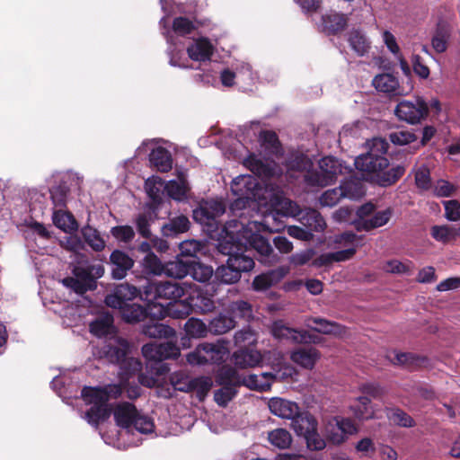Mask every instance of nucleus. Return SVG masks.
Returning a JSON list of instances; mask_svg holds the SVG:
<instances>
[{
	"label": "nucleus",
	"instance_id": "nucleus-1",
	"mask_svg": "<svg viewBox=\"0 0 460 460\" xmlns=\"http://www.w3.org/2000/svg\"><path fill=\"white\" fill-rule=\"evenodd\" d=\"M250 250H254L257 260L265 265H274L280 260L268 238L242 225L235 236L226 232V238L218 244V251L228 258L226 264L215 270V280L220 284H235L241 279L242 273L252 270L254 260L246 254Z\"/></svg>",
	"mask_w": 460,
	"mask_h": 460
},
{
	"label": "nucleus",
	"instance_id": "nucleus-2",
	"mask_svg": "<svg viewBox=\"0 0 460 460\" xmlns=\"http://www.w3.org/2000/svg\"><path fill=\"white\" fill-rule=\"evenodd\" d=\"M389 144L383 138H374L370 150L355 160L356 168L371 174L381 187L395 184L405 173L408 164L402 163L390 167L383 155L388 151Z\"/></svg>",
	"mask_w": 460,
	"mask_h": 460
},
{
	"label": "nucleus",
	"instance_id": "nucleus-3",
	"mask_svg": "<svg viewBox=\"0 0 460 460\" xmlns=\"http://www.w3.org/2000/svg\"><path fill=\"white\" fill-rule=\"evenodd\" d=\"M138 296L145 300L143 292L135 286L121 283L115 287L112 293L105 296L104 302L107 306L118 309L125 323L135 324L145 321L149 314L146 307L132 302Z\"/></svg>",
	"mask_w": 460,
	"mask_h": 460
},
{
	"label": "nucleus",
	"instance_id": "nucleus-4",
	"mask_svg": "<svg viewBox=\"0 0 460 460\" xmlns=\"http://www.w3.org/2000/svg\"><path fill=\"white\" fill-rule=\"evenodd\" d=\"M122 386L110 384L103 386H84L81 397L85 404L92 405L85 411V419L91 425L97 427L101 421L107 420L111 414L108 404L111 399H118L122 394Z\"/></svg>",
	"mask_w": 460,
	"mask_h": 460
},
{
	"label": "nucleus",
	"instance_id": "nucleus-5",
	"mask_svg": "<svg viewBox=\"0 0 460 460\" xmlns=\"http://www.w3.org/2000/svg\"><path fill=\"white\" fill-rule=\"evenodd\" d=\"M188 290L189 287L185 283L177 280H166L152 282L145 286L143 295L145 300L149 303H155L160 299L172 302L185 296Z\"/></svg>",
	"mask_w": 460,
	"mask_h": 460
},
{
	"label": "nucleus",
	"instance_id": "nucleus-6",
	"mask_svg": "<svg viewBox=\"0 0 460 460\" xmlns=\"http://www.w3.org/2000/svg\"><path fill=\"white\" fill-rule=\"evenodd\" d=\"M226 207L223 202L215 199L201 200L193 210V219L207 226L209 233L218 229V218L225 213Z\"/></svg>",
	"mask_w": 460,
	"mask_h": 460
},
{
	"label": "nucleus",
	"instance_id": "nucleus-7",
	"mask_svg": "<svg viewBox=\"0 0 460 460\" xmlns=\"http://www.w3.org/2000/svg\"><path fill=\"white\" fill-rule=\"evenodd\" d=\"M226 347L217 343L203 342L186 356L187 362L192 366L221 364L225 360Z\"/></svg>",
	"mask_w": 460,
	"mask_h": 460
},
{
	"label": "nucleus",
	"instance_id": "nucleus-8",
	"mask_svg": "<svg viewBox=\"0 0 460 460\" xmlns=\"http://www.w3.org/2000/svg\"><path fill=\"white\" fill-rule=\"evenodd\" d=\"M284 216H297L300 223L311 233L323 232L326 227V223L319 211L314 208L299 209L298 206L287 199L281 208Z\"/></svg>",
	"mask_w": 460,
	"mask_h": 460
},
{
	"label": "nucleus",
	"instance_id": "nucleus-9",
	"mask_svg": "<svg viewBox=\"0 0 460 460\" xmlns=\"http://www.w3.org/2000/svg\"><path fill=\"white\" fill-rule=\"evenodd\" d=\"M394 114L400 120L414 125L428 117L429 105L420 97L416 98L414 102L403 100L396 105Z\"/></svg>",
	"mask_w": 460,
	"mask_h": 460
},
{
	"label": "nucleus",
	"instance_id": "nucleus-10",
	"mask_svg": "<svg viewBox=\"0 0 460 460\" xmlns=\"http://www.w3.org/2000/svg\"><path fill=\"white\" fill-rule=\"evenodd\" d=\"M324 432L326 440L333 445H341L349 435L356 434L358 428L352 420L336 416L326 423Z\"/></svg>",
	"mask_w": 460,
	"mask_h": 460
},
{
	"label": "nucleus",
	"instance_id": "nucleus-11",
	"mask_svg": "<svg viewBox=\"0 0 460 460\" xmlns=\"http://www.w3.org/2000/svg\"><path fill=\"white\" fill-rule=\"evenodd\" d=\"M73 277H66L62 284L78 295H84L87 291H93L97 288V281L92 278L87 266H75L72 270Z\"/></svg>",
	"mask_w": 460,
	"mask_h": 460
},
{
	"label": "nucleus",
	"instance_id": "nucleus-12",
	"mask_svg": "<svg viewBox=\"0 0 460 460\" xmlns=\"http://www.w3.org/2000/svg\"><path fill=\"white\" fill-rule=\"evenodd\" d=\"M257 181L251 175H240L233 180L231 190L238 198L234 206L237 208H245L249 202L255 199Z\"/></svg>",
	"mask_w": 460,
	"mask_h": 460
},
{
	"label": "nucleus",
	"instance_id": "nucleus-13",
	"mask_svg": "<svg viewBox=\"0 0 460 460\" xmlns=\"http://www.w3.org/2000/svg\"><path fill=\"white\" fill-rule=\"evenodd\" d=\"M108 264L111 266V276L113 279L120 280L128 275L134 267L135 261L124 251L115 249L111 252Z\"/></svg>",
	"mask_w": 460,
	"mask_h": 460
},
{
	"label": "nucleus",
	"instance_id": "nucleus-14",
	"mask_svg": "<svg viewBox=\"0 0 460 460\" xmlns=\"http://www.w3.org/2000/svg\"><path fill=\"white\" fill-rule=\"evenodd\" d=\"M393 216V209L387 208L384 210L374 212L368 219L366 220H352L350 223L354 226L355 229L358 232H369L373 229L381 227L386 225Z\"/></svg>",
	"mask_w": 460,
	"mask_h": 460
},
{
	"label": "nucleus",
	"instance_id": "nucleus-15",
	"mask_svg": "<svg viewBox=\"0 0 460 460\" xmlns=\"http://www.w3.org/2000/svg\"><path fill=\"white\" fill-rule=\"evenodd\" d=\"M130 346L127 340L119 338L103 348V353L111 363L120 365L128 357Z\"/></svg>",
	"mask_w": 460,
	"mask_h": 460
},
{
	"label": "nucleus",
	"instance_id": "nucleus-16",
	"mask_svg": "<svg viewBox=\"0 0 460 460\" xmlns=\"http://www.w3.org/2000/svg\"><path fill=\"white\" fill-rule=\"evenodd\" d=\"M214 46L208 38L200 37L187 48L189 58L194 61H208L214 54Z\"/></svg>",
	"mask_w": 460,
	"mask_h": 460
},
{
	"label": "nucleus",
	"instance_id": "nucleus-17",
	"mask_svg": "<svg viewBox=\"0 0 460 460\" xmlns=\"http://www.w3.org/2000/svg\"><path fill=\"white\" fill-rule=\"evenodd\" d=\"M137 407L128 402H119L116 405L113 415L117 426L122 429L131 428L136 417H137Z\"/></svg>",
	"mask_w": 460,
	"mask_h": 460
},
{
	"label": "nucleus",
	"instance_id": "nucleus-18",
	"mask_svg": "<svg viewBox=\"0 0 460 460\" xmlns=\"http://www.w3.org/2000/svg\"><path fill=\"white\" fill-rule=\"evenodd\" d=\"M269 408L272 414L282 419H290L291 420L300 411L297 403L282 398L270 399Z\"/></svg>",
	"mask_w": 460,
	"mask_h": 460
},
{
	"label": "nucleus",
	"instance_id": "nucleus-19",
	"mask_svg": "<svg viewBox=\"0 0 460 460\" xmlns=\"http://www.w3.org/2000/svg\"><path fill=\"white\" fill-rule=\"evenodd\" d=\"M347 14L332 12L322 16L323 31L328 35H337L348 26Z\"/></svg>",
	"mask_w": 460,
	"mask_h": 460
},
{
	"label": "nucleus",
	"instance_id": "nucleus-20",
	"mask_svg": "<svg viewBox=\"0 0 460 460\" xmlns=\"http://www.w3.org/2000/svg\"><path fill=\"white\" fill-rule=\"evenodd\" d=\"M235 366L241 368L254 367L262 360V356L254 347L238 349L233 354Z\"/></svg>",
	"mask_w": 460,
	"mask_h": 460
},
{
	"label": "nucleus",
	"instance_id": "nucleus-21",
	"mask_svg": "<svg viewBox=\"0 0 460 460\" xmlns=\"http://www.w3.org/2000/svg\"><path fill=\"white\" fill-rule=\"evenodd\" d=\"M320 352L314 347H303L294 350L290 356L292 361L306 369H312L320 358Z\"/></svg>",
	"mask_w": 460,
	"mask_h": 460
},
{
	"label": "nucleus",
	"instance_id": "nucleus-22",
	"mask_svg": "<svg viewBox=\"0 0 460 460\" xmlns=\"http://www.w3.org/2000/svg\"><path fill=\"white\" fill-rule=\"evenodd\" d=\"M226 313L229 314L231 318L234 319L235 323L236 320H243L249 323L254 317L252 304L242 299L232 301L226 306Z\"/></svg>",
	"mask_w": 460,
	"mask_h": 460
},
{
	"label": "nucleus",
	"instance_id": "nucleus-23",
	"mask_svg": "<svg viewBox=\"0 0 460 460\" xmlns=\"http://www.w3.org/2000/svg\"><path fill=\"white\" fill-rule=\"evenodd\" d=\"M165 314L174 319H183L188 317L192 313L191 302L189 296L182 299L178 298L172 302H168L166 305H160Z\"/></svg>",
	"mask_w": 460,
	"mask_h": 460
},
{
	"label": "nucleus",
	"instance_id": "nucleus-24",
	"mask_svg": "<svg viewBox=\"0 0 460 460\" xmlns=\"http://www.w3.org/2000/svg\"><path fill=\"white\" fill-rule=\"evenodd\" d=\"M307 321V326L319 333L341 336L344 332V327L336 322L321 317H311Z\"/></svg>",
	"mask_w": 460,
	"mask_h": 460
},
{
	"label": "nucleus",
	"instance_id": "nucleus-25",
	"mask_svg": "<svg viewBox=\"0 0 460 460\" xmlns=\"http://www.w3.org/2000/svg\"><path fill=\"white\" fill-rule=\"evenodd\" d=\"M149 162L160 172H168L172 168V155L163 146L155 147L151 151Z\"/></svg>",
	"mask_w": 460,
	"mask_h": 460
},
{
	"label": "nucleus",
	"instance_id": "nucleus-26",
	"mask_svg": "<svg viewBox=\"0 0 460 460\" xmlns=\"http://www.w3.org/2000/svg\"><path fill=\"white\" fill-rule=\"evenodd\" d=\"M291 426L299 437L309 433L310 430H314L315 427H318V421L316 418L307 411H301L293 418Z\"/></svg>",
	"mask_w": 460,
	"mask_h": 460
},
{
	"label": "nucleus",
	"instance_id": "nucleus-27",
	"mask_svg": "<svg viewBox=\"0 0 460 460\" xmlns=\"http://www.w3.org/2000/svg\"><path fill=\"white\" fill-rule=\"evenodd\" d=\"M390 361L396 366H401L410 370H416L428 361L427 357L411 352H395L394 358L388 356Z\"/></svg>",
	"mask_w": 460,
	"mask_h": 460
},
{
	"label": "nucleus",
	"instance_id": "nucleus-28",
	"mask_svg": "<svg viewBox=\"0 0 460 460\" xmlns=\"http://www.w3.org/2000/svg\"><path fill=\"white\" fill-rule=\"evenodd\" d=\"M190 222L184 215H180L169 219L167 224L162 226L161 232L164 237H175L190 229Z\"/></svg>",
	"mask_w": 460,
	"mask_h": 460
},
{
	"label": "nucleus",
	"instance_id": "nucleus-29",
	"mask_svg": "<svg viewBox=\"0 0 460 460\" xmlns=\"http://www.w3.org/2000/svg\"><path fill=\"white\" fill-rule=\"evenodd\" d=\"M141 333L148 338L162 339L175 337V330L169 325L161 323L159 322L151 321L148 323L142 325Z\"/></svg>",
	"mask_w": 460,
	"mask_h": 460
},
{
	"label": "nucleus",
	"instance_id": "nucleus-30",
	"mask_svg": "<svg viewBox=\"0 0 460 460\" xmlns=\"http://www.w3.org/2000/svg\"><path fill=\"white\" fill-rule=\"evenodd\" d=\"M112 314L106 313L97 316L89 325L90 332L99 338L112 332L114 326Z\"/></svg>",
	"mask_w": 460,
	"mask_h": 460
},
{
	"label": "nucleus",
	"instance_id": "nucleus-31",
	"mask_svg": "<svg viewBox=\"0 0 460 460\" xmlns=\"http://www.w3.org/2000/svg\"><path fill=\"white\" fill-rule=\"evenodd\" d=\"M157 213L153 208L151 209L146 208L144 212L139 213L135 218L137 233L146 240L152 236L150 226L156 220Z\"/></svg>",
	"mask_w": 460,
	"mask_h": 460
},
{
	"label": "nucleus",
	"instance_id": "nucleus-32",
	"mask_svg": "<svg viewBox=\"0 0 460 460\" xmlns=\"http://www.w3.org/2000/svg\"><path fill=\"white\" fill-rule=\"evenodd\" d=\"M372 84L378 92L396 94L399 88V80L392 74L383 73L374 77Z\"/></svg>",
	"mask_w": 460,
	"mask_h": 460
},
{
	"label": "nucleus",
	"instance_id": "nucleus-33",
	"mask_svg": "<svg viewBox=\"0 0 460 460\" xmlns=\"http://www.w3.org/2000/svg\"><path fill=\"white\" fill-rule=\"evenodd\" d=\"M54 225L66 233L76 231L78 224L73 214L65 208L55 209L52 216Z\"/></svg>",
	"mask_w": 460,
	"mask_h": 460
},
{
	"label": "nucleus",
	"instance_id": "nucleus-34",
	"mask_svg": "<svg viewBox=\"0 0 460 460\" xmlns=\"http://www.w3.org/2000/svg\"><path fill=\"white\" fill-rule=\"evenodd\" d=\"M241 375L230 366L221 367L216 374L215 382L220 386L240 387Z\"/></svg>",
	"mask_w": 460,
	"mask_h": 460
},
{
	"label": "nucleus",
	"instance_id": "nucleus-35",
	"mask_svg": "<svg viewBox=\"0 0 460 460\" xmlns=\"http://www.w3.org/2000/svg\"><path fill=\"white\" fill-rule=\"evenodd\" d=\"M301 331L286 326L281 321L275 322L272 325L271 333L279 340L286 339L298 343V341H306L309 336L305 333L300 334Z\"/></svg>",
	"mask_w": 460,
	"mask_h": 460
},
{
	"label": "nucleus",
	"instance_id": "nucleus-36",
	"mask_svg": "<svg viewBox=\"0 0 460 460\" xmlns=\"http://www.w3.org/2000/svg\"><path fill=\"white\" fill-rule=\"evenodd\" d=\"M81 234L84 243L96 252H102L106 247V242L100 232L93 226L86 225L81 228Z\"/></svg>",
	"mask_w": 460,
	"mask_h": 460
},
{
	"label": "nucleus",
	"instance_id": "nucleus-37",
	"mask_svg": "<svg viewBox=\"0 0 460 460\" xmlns=\"http://www.w3.org/2000/svg\"><path fill=\"white\" fill-rule=\"evenodd\" d=\"M319 169L325 175L330 184L335 182L338 175L342 172L341 162L333 156L323 157L319 161Z\"/></svg>",
	"mask_w": 460,
	"mask_h": 460
},
{
	"label": "nucleus",
	"instance_id": "nucleus-38",
	"mask_svg": "<svg viewBox=\"0 0 460 460\" xmlns=\"http://www.w3.org/2000/svg\"><path fill=\"white\" fill-rule=\"evenodd\" d=\"M234 327V319L231 318L230 315L226 313V311L214 317L208 323L209 332L217 335L226 333Z\"/></svg>",
	"mask_w": 460,
	"mask_h": 460
},
{
	"label": "nucleus",
	"instance_id": "nucleus-39",
	"mask_svg": "<svg viewBox=\"0 0 460 460\" xmlns=\"http://www.w3.org/2000/svg\"><path fill=\"white\" fill-rule=\"evenodd\" d=\"M348 40L358 56L362 57L369 51L370 42L360 30L353 29L350 31Z\"/></svg>",
	"mask_w": 460,
	"mask_h": 460
},
{
	"label": "nucleus",
	"instance_id": "nucleus-40",
	"mask_svg": "<svg viewBox=\"0 0 460 460\" xmlns=\"http://www.w3.org/2000/svg\"><path fill=\"white\" fill-rule=\"evenodd\" d=\"M50 199L54 208H66L67 205L70 188L66 182H59L49 189Z\"/></svg>",
	"mask_w": 460,
	"mask_h": 460
},
{
	"label": "nucleus",
	"instance_id": "nucleus-41",
	"mask_svg": "<svg viewBox=\"0 0 460 460\" xmlns=\"http://www.w3.org/2000/svg\"><path fill=\"white\" fill-rule=\"evenodd\" d=\"M350 411L353 415L358 420H369L374 415V411L371 407V399L367 396H359L350 405Z\"/></svg>",
	"mask_w": 460,
	"mask_h": 460
},
{
	"label": "nucleus",
	"instance_id": "nucleus-42",
	"mask_svg": "<svg viewBox=\"0 0 460 460\" xmlns=\"http://www.w3.org/2000/svg\"><path fill=\"white\" fill-rule=\"evenodd\" d=\"M268 440L273 447L279 449H287L291 446L293 438L288 430L278 428L268 433Z\"/></svg>",
	"mask_w": 460,
	"mask_h": 460
},
{
	"label": "nucleus",
	"instance_id": "nucleus-43",
	"mask_svg": "<svg viewBox=\"0 0 460 460\" xmlns=\"http://www.w3.org/2000/svg\"><path fill=\"white\" fill-rule=\"evenodd\" d=\"M190 267L191 259L180 258L167 264L166 273L174 279H181L190 274Z\"/></svg>",
	"mask_w": 460,
	"mask_h": 460
},
{
	"label": "nucleus",
	"instance_id": "nucleus-44",
	"mask_svg": "<svg viewBox=\"0 0 460 460\" xmlns=\"http://www.w3.org/2000/svg\"><path fill=\"white\" fill-rule=\"evenodd\" d=\"M215 274L211 266L201 263L198 260L191 259V267L190 269V276L199 282L208 281Z\"/></svg>",
	"mask_w": 460,
	"mask_h": 460
},
{
	"label": "nucleus",
	"instance_id": "nucleus-45",
	"mask_svg": "<svg viewBox=\"0 0 460 460\" xmlns=\"http://www.w3.org/2000/svg\"><path fill=\"white\" fill-rule=\"evenodd\" d=\"M245 166L260 177L270 178L273 174L272 168L259 159L254 154L250 155L244 162Z\"/></svg>",
	"mask_w": 460,
	"mask_h": 460
},
{
	"label": "nucleus",
	"instance_id": "nucleus-46",
	"mask_svg": "<svg viewBox=\"0 0 460 460\" xmlns=\"http://www.w3.org/2000/svg\"><path fill=\"white\" fill-rule=\"evenodd\" d=\"M191 302L192 312L206 314L215 309V302L211 296L207 294L198 293L195 296H189Z\"/></svg>",
	"mask_w": 460,
	"mask_h": 460
},
{
	"label": "nucleus",
	"instance_id": "nucleus-47",
	"mask_svg": "<svg viewBox=\"0 0 460 460\" xmlns=\"http://www.w3.org/2000/svg\"><path fill=\"white\" fill-rule=\"evenodd\" d=\"M234 341L239 349L254 347L257 343V333L250 326H246L234 333Z\"/></svg>",
	"mask_w": 460,
	"mask_h": 460
},
{
	"label": "nucleus",
	"instance_id": "nucleus-48",
	"mask_svg": "<svg viewBox=\"0 0 460 460\" xmlns=\"http://www.w3.org/2000/svg\"><path fill=\"white\" fill-rule=\"evenodd\" d=\"M340 189L343 198L349 199H358L365 194L364 186L358 180H346L341 183Z\"/></svg>",
	"mask_w": 460,
	"mask_h": 460
},
{
	"label": "nucleus",
	"instance_id": "nucleus-49",
	"mask_svg": "<svg viewBox=\"0 0 460 460\" xmlns=\"http://www.w3.org/2000/svg\"><path fill=\"white\" fill-rule=\"evenodd\" d=\"M212 380L208 376H199L192 378L190 386L186 389H191V392L196 393V397L199 401L202 402L207 397L208 392L212 387Z\"/></svg>",
	"mask_w": 460,
	"mask_h": 460
},
{
	"label": "nucleus",
	"instance_id": "nucleus-50",
	"mask_svg": "<svg viewBox=\"0 0 460 460\" xmlns=\"http://www.w3.org/2000/svg\"><path fill=\"white\" fill-rule=\"evenodd\" d=\"M387 418L395 425L404 428H411L416 424L413 418L400 408L389 409Z\"/></svg>",
	"mask_w": 460,
	"mask_h": 460
},
{
	"label": "nucleus",
	"instance_id": "nucleus-51",
	"mask_svg": "<svg viewBox=\"0 0 460 460\" xmlns=\"http://www.w3.org/2000/svg\"><path fill=\"white\" fill-rule=\"evenodd\" d=\"M196 29L194 22L185 16L175 17L172 21V30L178 36L185 37L191 34Z\"/></svg>",
	"mask_w": 460,
	"mask_h": 460
},
{
	"label": "nucleus",
	"instance_id": "nucleus-52",
	"mask_svg": "<svg viewBox=\"0 0 460 460\" xmlns=\"http://www.w3.org/2000/svg\"><path fill=\"white\" fill-rule=\"evenodd\" d=\"M261 145L271 154H278L281 150V144L276 132L261 130L260 133Z\"/></svg>",
	"mask_w": 460,
	"mask_h": 460
},
{
	"label": "nucleus",
	"instance_id": "nucleus-53",
	"mask_svg": "<svg viewBox=\"0 0 460 460\" xmlns=\"http://www.w3.org/2000/svg\"><path fill=\"white\" fill-rule=\"evenodd\" d=\"M185 332L192 338L205 337L208 331L207 326L201 320L197 318H190L184 325Z\"/></svg>",
	"mask_w": 460,
	"mask_h": 460
},
{
	"label": "nucleus",
	"instance_id": "nucleus-54",
	"mask_svg": "<svg viewBox=\"0 0 460 460\" xmlns=\"http://www.w3.org/2000/svg\"><path fill=\"white\" fill-rule=\"evenodd\" d=\"M448 31L445 24L438 23L432 38V48L438 53H443L447 48Z\"/></svg>",
	"mask_w": 460,
	"mask_h": 460
},
{
	"label": "nucleus",
	"instance_id": "nucleus-55",
	"mask_svg": "<svg viewBox=\"0 0 460 460\" xmlns=\"http://www.w3.org/2000/svg\"><path fill=\"white\" fill-rule=\"evenodd\" d=\"M244 385L252 390L268 391L270 389L269 381L260 380V376L252 374L248 376H241L240 386Z\"/></svg>",
	"mask_w": 460,
	"mask_h": 460
},
{
	"label": "nucleus",
	"instance_id": "nucleus-56",
	"mask_svg": "<svg viewBox=\"0 0 460 460\" xmlns=\"http://www.w3.org/2000/svg\"><path fill=\"white\" fill-rule=\"evenodd\" d=\"M306 443V447L311 451H321L325 448L326 441L318 432V427H315L314 430H310L309 433L302 436Z\"/></svg>",
	"mask_w": 460,
	"mask_h": 460
},
{
	"label": "nucleus",
	"instance_id": "nucleus-57",
	"mask_svg": "<svg viewBox=\"0 0 460 460\" xmlns=\"http://www.w3.org/2000/svg\"><path fill=\"white\" fill-rule=\"evenodd\" d=\"M306 443V447L311 451H321L325 448L326 441L318 432V427H315L314 430H310L309 433L302 436Z\"/></svg>",
	"mask_w": 460,
	"mask_h": 460
},
{
	"label": "nucleus",
	"instance_id": "nucleus-58",
	"mask_svg": "<svg viewBox=\"0 0 460 460\" xmlns=\"http://www.w3.org/2000/svg\"><path fill=\"white\" fill-rule=\"evenodd\" d=\"M238 390L234 387L221 386L214 392V400L220 407H226L236 395Z\"/></svg>",
	"mask_w": 460,
	"mask_h": 460
},
{
	"label": "nucleus",
	"instance_id": "nucleus-59",
	"mask_svg": "<svg viewBox=\"0 0 460 460\" xmlns=\"http://www.w3.org/2000/svg\"><path fill=\"white\" fill-rule=\"evenodd\" d=\"M430 235L438 242L442 243H447L453 240L454 233L453 226L443 225V226H433L430 228Z\"/></svg>",
	"mask_w": 460,
	"mask_h": 460
},
{
	"label": "nucleus",
	"instance_id": "nucleus-60",
	"mask_svg": "<svg viewBox=\"0 0 460 460\" xmlns=\"http://www.w3.org/2000/svg\"><path fill=\"white\" fill-rule=\"evenodd\" d=\"M203 248V245L200 242L196 240H186L181 243L180 244V252L181 256L184 259H194L198 260V252H199Z\"/></svg>",
	"mask_w": 460,
	"mask_h": 460
},
{
	"label": "nucleus",
	"instance_id": "nucleus-61",
	"mask_svg": "<svg viewBox=\"0 0 460 460\" xmlns=\"http://www.w3.org/2000/svg\"><path fill=\"white\" fill-rule=\"evenodd\" d=\"M276 283V275L274 271L261 273L256 276L252 280V288L255 291H265L270 288Z\"/></svg>",
	"mask_w": 460,
	"mask_h": 460
},
{
	"label": "nucleus",
	"instance_id": "nucleus-62",
	"mask_svg": "<svg viewBox=\"0 0 460 460\" xmlns=\"http://www.w3.org/2000/svg\"><path fill=\"white\" fill-rule=\"evenodd\" d=\"M304 181L310 187H325L330 185L321 169L315 170L313 167L305 173Z\"/></svg>",
	"mask_w": 460,
	"mask_h": 460
},
{
	"label": "nucleus",
	"instance_id": "nucleus-63",
	"mask_svg": "<svg viewBox=\"0 0 460 460\" xmlns=\"http://www.w3.org/2000/svg\"><path fill=\"white\" fill-rule=\"evenodd\" d=\"M111 234L119 242L128 243L135 238V231L128 225L116 226L111 228Z\"/></svg>",
	"mask_w": 460,
	"mask_h": 460
},
{
	"label": "nucleus",
	"instance_id": "nucleus-64",
	"mask_svg": "<svg viewBox=\"0 0 460 460\" xmlns=\"http://www.w3.org/2000/svg\"><path fill=\"white\" fill-rule=\"evenodd\" d=\"M143 265L149 273L155 275H159L164 271L161 260L154 252H149L145 256Z\"/></svg>",
	"mask_w": 460,
	"mask_h": 460
}]
</instances>
